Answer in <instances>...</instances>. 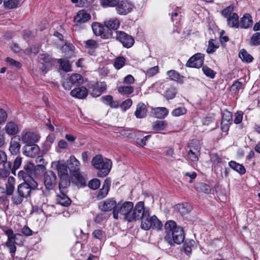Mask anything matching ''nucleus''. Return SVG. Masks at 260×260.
Instances as JSON below:
<instances>
[{"label": "nucleus", "instance_id": "61", "mask_svg": "<svg viewBox=\"0 0 260 260\" xmlns=\"http://www.w3.org/2000/svg\"><path fill=\"white\" fill-rule=\"evenodd\" d=\"M158 71V66H155L149 69L146 72V75L149 77H152L156 74Z\"/></svg>", "mask_w": 260, "mask_h": 260}, {"label": "nucleus", "instance_id": "32", "mask_svg": "<svg viewBox=\"0 0 260 260\" xmlns=\"http://www.w3.org/2000/svg\"><path fill=\"white\" fill-rule=\"evenodd\" d=\"M0 165H3L4 168H6V166H8V169H11V163L7 161L6 153L2 150H0Z\"/></svg>", "mask_w": 260, "mask_h": 260}, {"label": "nucleus", "instance_id": "12", "mask_svg": "<svg viewBox=\"0 0 260 260\" xmlns=\"http://www.w3.org/2000/svg\"><path fill=\"white\" fill-rule=\"evenodd\" d=\"M40 136L36 133L24 131L21 135L22 142L26 144H33L36 143L39 139Z\"/></svg>", "mask_w": 260, "mask_h": 260}, {"label": "nucleus", "instance_id": "43", "mask_svg": "<svg viewBox=\"0 0 260 260\" xmlns=\"http://www.w3.org/2000/svg\"><path fill=\"white\" fill-rule=\"evenodd\" d=\"M119 0H100L101 6L104 7H115Z\"/></svg>", "mask_w": 260, "mask_h": 260}, {"label": "nucleus", "instance_id": "1", "mask_svg": "<svg viewBox=\"0 0 260 260\" xmlns=\"http://www.w3.org/2000/svg\"><path fill=\"white\" fill-rule=\"evenodd\" d=\"M38 186V183L32 178L20 184L13 197H11L12 202L15 205L20 204L24 199L30 196L31 191L36 189Z\"/></svg>", "mask_w": 260, "mask_h": 260}, {"label": "nucleus", "instance_id": "36", "mask_svg": "<svg viewBox=\"0 0 260 260\" xmlns=\"http://www.w3.org/2000/svg\"><path fill=\"white\" fill-rule=\"evenodd\" d=\"M57 170L59 177L68 176L67 166L62 164H58L57 165Z\"/></svg>", "mask_w": 260, "mask_h": 260}, {"label": "nucleus", "instance_id": "49", "mask_svg": "<svg viewBox=\"0 0 260 260\" xmlns=\"http://www.w3.org/2000/svg\"><path fill=\"white\" fill-rule=\"evenodd\" d=\"M45 170V167L42 164L38 165L36 166H34L33 170L36 176H40L41 174L44 173Z\"/></svg>", "mask_w": 260, "mask_h": 260}, {"label": "nucleus", "instance_id": "37", "mask_svg": "<svg viewBox=\"0 0 260 260\" xmlns=\"http://www.w3.org/2000/svg\"><path fill=\"white\" fill-rule=\"evenodd\" d=\"M58 62L60 64V69L66 72L71 71V66L69 63V60L66 59H59Z\"/></svg>", "mask_w": 260, "mask_h": 260}, {"label": "nucleus", "instance_id": "26", "mask_svg": "<svg viewBox=\"0 0 260 260\" xmlns=\"http://www.w3.org/2000/svg\"><path fill=\"white\" fill-rule=\"evenodd\" d=\"M5 130L9 135H16L19 131L17 124L12 121L9 122L6 124L5 127Z\"/></svg>", "mask_w": 260, "mask_h": 260}, {"label": "nucleus", "instance_id": "40", "mask_svg": "<svg viewBox=\"0 0 260 260\" xmlns=\"http://www.w3.org/2000/svg\"><path fill=\"white\" fill-rule=\"evenodd\" d=\"M20 0H5L4 5L8 9H14L18 6Z\"/></svg>", "mask_w": 260, "mask_h": 260}, {"label": "nucleus", "instance_id": "2", "mask_svg": "<svg viewBox=\"0 0 260 260\" xmlns=\"http://www.w3.org/2000/svg\"><path fill=\"white\" fill-rule=\"evenodd\" d=\"M165 229L166 233L165 239L170 244H180L184 241L185 236L183 229L177 226L174 221H167L165 224Z\"/></svg>", "mask_w": 260, "mask_h": 260}, {"label": "nucleus", "instance_id": "4", "mask_svg": "<svg viewBox=\"0 0 260 260\" xmlns=\"http://www.w3.org/2000/svg\"><path fill=\"white\" fill-rule=\"evenodd\" d=\"M5 234L7 236V241L6 246L9 249L12 255L15 253L16 247L15 245H20L23 243V237L20 234H14L11 229L5 231Z\"/></svg>", "mask_w": 260, "mask_h": 260}, {"label": "nucleus", "instance_id": "30", "mask_svg": "<svg viewBox=\"0 0 260 260\" xmlns=\"http://www.w3.org/2000/svg\"><path fill=\"white\" fill-rule=\"evenodd\" d=\"M168 110L165 107H157L153 110L152 113L157 118H164L168 114Z\"/></svg>", "mask_w": 260, "mask_h": 260}, {"label": "nucleus", "instance_id": "48", "mask_svg": "<svg viewBox=\"0 0 260 260\" xmlns=\"http://www.w3.org/2000/svg\"><path fill=\"white\" fill-rule=\"evenodd\" d=\"M199 151L200 150L199 149H196L195 151H193L192 149H190L188 152V158L192 161H197L198 160L197 155Z\"/></svg>", "mask_w": 260, "mask_h": 260}, {"label": "nucleus", "instance_id": "3", "mask_svg": "<svg viewBox=\"0 0 260 260\" xmlns=\"http://www.w3.org/2000/svg\"><path fill=\"white\" fill-rule=\"evenodd\" d=\"M91 163L94 168L99 170L98 176L100 177L107 176L109 174L112 167L111 160L103 158L101 155H95L92 158Z\"/></svg>", "mask_w": 260, "mask_h": 260}, {"label": "nucleus", "instance_id": "53", "mask_svg": "<svg viewBox=\"0 0 260 260\" xmlns=\"http://www.w3.org/2000/svg\"><path fill=\"white\" fill-rule=\"evenodd\" d=\"M186 110L184 107H178L172 112V114L174 116H179L186 113Z\"/></svg>", "mask_w": 260, "mask_h": 260}, {"label": "nucleus", "instance_id": "24", "mask_svg": "<svg viewBox=\"0 0 260 260\" xmlns=\"http://www.w3.org/2000/svg\"><path fill=\"white\" fill-rule=\"evenodd\" d=\"M67 192L60 191V193L57 196V201L58 203L66 207L69 206L71 203V200L66 194Z\"/></svg>", "mask_w": 260, "mask_h": 260}, {"label": "nucleus", "instance_id": "44", "mask_svg": "<svg viewBox=\"0 0 260 260\" xmlns=\"http://www.w3.org/2000/svg\"><path fill=\"white\" fill-rule=\"evenodd\" d=\"M118 90L121 94H129L134 91V88L131 86H119Z\"/></svg>", "mask_w": 260, "mask_h": 260}, {"label": "nucleus", "instance_id": "46", "mask_svg": "<svg viewBox=\"0 0 260 260\" xmlns=\"http://www.w3.org/2000/svg\"><path fill=\"white\" fill-rule=\"evenodd\" d=\"M194 243V241L191 240L187 242H185L184 244V251L187 255H189L191 254L192 248L193 247Z\"/></svg>", "mask_w": 260, "mask_h": 260}, {"label": "nucleus", "instance_id": "9", "mask_svg": "<svg viewBox=\"0 0 260 260\" xmlns=\"http://www.w3.org/2000/svg\"><path fill=\"white\" fill-rule=\"evenodd\" d=\"M116 39L124 47L127 48H131L135 43L134 38L123 31L117 30L116 31Z\"/></svg>", "mask_w": 260, "mask_h": 260}, {"label": "nucleus", "instance_id": "41", "mask_svg": "<svg viewBox=\"0 0 260 260\" xmlns=\"http://www.w3.org/2000/svg\"><path fill=\"white\" fill-rule=\"evenodd\" d=\"M167 125L165 121H156L153 123V129L155 131H159L165 129Z\"/></svg>", "mask_w": 260, "mask_h": 260}, {"label": "nucleus", "instance_id": "59", "mask_svg": "<svg viewBox=\"0 0 260 260\" xmlns=\"http://www.w3.org/2000/svg\"><path fill=\"white\" fill-rule=\"evenodd\" d=\"M22 162V158L20 157H17L14 161V165L13 168L11 167V170L13 173V171H15L18 169Z\"/></svg>", "mask_w": 260, "mask_h": 260}, {"label": "nucleus", "instance_id": "16", "mask_svg": "<svg viewBox=\"0 0 260 260\" xmlns=\"http://www.w3.org/2000/svg\"><path fill=\"white\" fill-rule=\"evenodd\" d=\"M232 123V115L230 112H226L222 115L221 121V129L224 132H226L230 124Z\"/></svg>", "mask_w": 260, "mask_h": 260}, {"label": "nucleus", "instance_id": "6", "mask_svg": "<svg viewBox=\"0 0 260 260\" xmlns=\"http://www.w3.org/2000/svg\"><path fill=\"white\" fill-rule=\"evenodd\" d=\"M134 208V204L131 202H125L121 206L119 204L113 210V217L115 219L118 218V213L124 216V218L129 221V217L131 216L132 211Z\"/></svg>", "mask_w": 260, "mask_h": 260}, {"label": "nucleus", "instance_id": "21", "mask_svg": "<svg viewBox=\"0 0 260 260\" xmlns=\"http://www.w3.org/2000/svg\"><path fill=\"white\" fill-rule=\"evenodd\" d=\"M15 179L13 177H9L6 183V193L7 196L13 197L14 194Z\"/></svg>", "mask_w": 260, "mask_h": 260}, {"label": "nucleus", "instance_id": "10", "mask_svg": "<svg viewBox=\"0 0 260 260\" xmlns=\"http://www.w3.org/2000/svg\"><path fill=\"white\" fill-rule=\"evenodd\" d=\"M148 211L149 210L145 209L144 202H138L132 211L131 215L129 217V221L141 219L145 212Z\"/></svg>", "mask_w": 260, "mask_h": 260}, {"label": "nucleus", "instance_id": "25", "mask_svg": "<svg viewBox=\"0 0 260 260\" xmlns=\"http://www.w3.org/2000/svg\"><path fill=\"white\" fill-rule=\"evenodd\" d=\"M146 106L143 103H140L138 104L135 111V116L138 118H143L146 116Z\"/></svg>", "mask_w": 260, "mask_h": 260}, {"label": "nucleus", "instance_id": "60", "mask_svg": "<svg viewBox=\"0 0 260 260\" xmlns=\"http://www.w3.org/2000/svg\"><path fill=\"white\" fill-rule=\"evenodd\" d=\"M243 112L238 111L235 114L234 122L236 124H239L241 122L243 118Z\"/></svg>", "mask_w": 260, "mask_h": 260}, {"label": "nucleus", "instance_id": "8", "mask_svg": "<svg viewBox=\"0 0 260 260\" xmlns=\"http://www.w3.org/2000/svg\"><path fill=\"white\" fill-rule=\"evenodd\" d=\"M134 8V4L129 0H119L115 7V11L119 15H126L131 13Z\"/></svg>", "mask_w": 260, "mask_h": 260}, {"label": "nucleus", "instance_id": "5", "mask_svg": "<svg viewBox=\"0 0 260 260\" xmlns=\"http://www.w3.org/2000/svg\"><path fill=\"white\" fill-rule=\"evenodd\" d=\"M141 227L145 230H148L151 228L156 230H160L162 227V224L157 217L153 215L150 217L149 212H146L144 216L141 219Z\"/></svg>", "mask_w": 260, "mask_h": 260}, {"label": "nucleus", "instance_id": "64", "mask_svg": "<svg viewBox=\"0 0 260 260\" xmlns=\"http://www.w3.org/2000/svg\"><path fill=\"white\" fill-rule=\"evenodd\" d=\"M7 113L3 109L0 108V124L5 122L7 119Z\"/></svg>", "mask_w": 260, "mask_h": 260}, {"label": "nucleus", "instance_id": "17", "mask_svg": "<svg viewBox=\"0 0 260 260\" xmlns=\"http://www.w3.org/2000/svg\"><path fill=\"white\" fill-rule=\"evenodd\" d=\"M100 209L103 211H110L116 208V202L113 199L106 200L99 205Z\"/></svg>", "mask_w": 260, "mask_h": 260}, {"label": "nucleus", "instance_id": "18", "mask_svg": "<svg viewBox=\"0 0 260 260\" xmlns=\"http://www.w3.org/2000/svg\"><path fill=\"white\" fill-rule=\"evenodd\" d=\"M19 136L13 137L11 140L9 150L13 155H16L20 150L21 145Z\"/></svg>", "mask_w": 260, "mask_h": 260}, {"label": "nucleus", "instance_id": "55", "mask_svg": "<svg viewBox=\"0 0 260 260\" xmlns=\"http://www.w3.org/2000/svg\"><path fill=\"white\" fill-rule=\"evenodd\" d=\"M5 61L8 63L10 66L16 67L17 69H20L21 67L20 62L10 57H7Z\"/></svg>", "mask_w": 260, "mask_h": 260}, {"label": "nucleus", "instance_id": "13", "mask_svg": "<svg viewBox=\"0 0 260 260\" xmlns=\"http://www.w3.org/2000/svg\"><path fill=\"white\" fill-rule=\"evenodd\" d=\"M204 55L198 53L190 57L187 61L186 66L190 68H199L204 63Z\"/></svg>", "mask_w": 260, "mask_h": 260}, {"label": "nucleus", "instance_id": "35", "mask_svg": "<svg viewBox=\"0 0 260 260\" xmlns=\"http://www.w3.org/2000/svg\"><path fill=\"white\" fill-rule=\"evenodd\" d=\"M239 56L242 61L248 63L251 62L253 59L252 56L244 49H242L240 51Z\"/></svg>", "mask_w": 260, "mask_h": 260}, {"label": "nucleus", "instance_id": "28", "mask_svg": "<svg viewBox=\"0 0 260 260\" xmlns=\"http://www.w3.org/2000/svg\"><path fill=\"white\" fill-rule=\"evenodd\" d=\"M59 188L60 191L67 192V188L71 184L69 176L60 177Z\"/></svg>", "mask_w": 260, "mask_h": 260}, {"label": "nucleus", "instance_id": "56", "mask_svg": "<svg viewBox=\"0 0 260 260\" xmlns=\"http://www.w3.org/2000/svg\"><path fill=\"white\" fill-rule=\"evenodd\" d=\"M100 181L98 179H93L90 180L88 183V186L92 189H96L99 187Z\"/></svg>", "mask_w": 260, "mask_h": 260}, {"label": "nucleus", "instance_id": "57", "mask_svg": "<svg viewBox=\"0 0 260 260\" xmlns=\"http://www.w3.org/2000/svg\"><path fill=\"white\" fill-rule=\"evenodd\" d=\"M234 11V6L231 5L223 10H222L221 12V15L224 17H228V16H230V14H232V12Z\"/></svg>", "mask_w": 260, "mask_h": 260}, {"label": "nucleus", "instance_id": "58", "mask_svg": "<svg viewBox=\"0 0 260 260\" xmlns=\"http://www.w3.org/2000/svg\"><path fill=\"white\" fill-rule=\"evenodd\" d=\"M85 46L87 48L94 49L98 47V44L93 40H88L85 42Z\"/></svg>", "mask_w": 260, "mask_h": 260}, {"label": "nucleus", "instance_id": "50", "mask_svg": "<svg viewBox=\"0 0 260 260\" xmlns=\"http://www.w3.org/2000/svg\"><path fill=\"white\" fill-rule=\"evenodd\" d=\"M167 75L172 80L178 81L180 78V74L175 70H170L167 72Z\"/></svg>", "mask_w": 260, "mask_h": 260}, {"label": "nucleus", "instance_id": "38", "mask_svg": "<svg viewBox=\"0 0 260 260\" xmlns=\"http://www.w3.org/2000/svg\"><path fill=\"white\" fill-rule=\"evenodd\" d=\"M101 99L104 103L110 105L111 107L116 108L118 106V103L116 102H113V98L111 95L102 96Z\"/></svg>", "mask_w": 260, "mask_h": 260}, {"label": "nucleus", "instance_id": "7", "mask_svg": "<svg viewBox=\"0 0 260 260\" xmlns=\"http://www.w3.org/2000/svg\"><path fill=\"white\" fill-rule=\"evenodd\" d=\"M93 33L96 36H100L103 39H110L112 38L113 32L107 28L105 25L99 23H94L92 25Z\"/></svg>", "mask_w": 260, "mask_h": 260}, {"label": "nucleus", "instance_id": "31", "mask_svg": "<svg viewBox=\"0 0 260 260\" xmlns=\"http://www.w3.org/2000/svg\"><path fill=\"white\" fill-rule=\"evenodd\" d=\"M229 166L234 170L235 171L238 172L241 174H244L245 173L246 170L244 167L240 164H238L234 161H230L229 162Z\"/></svg>", "mask_w": 260, "mask_h": 260}, {"label": "nucleus", "instance_id": "47", "mask_svg": "<svg viewBox=\"0 0 260 260\" xmlns=\"http://www.w3.org/2000/svg\"><path fill=\"white\" fill-rule=\"evenodd\" d=\"M250 43L253 46H258L260 45V32L254 34L250 38Z\"/></svg>", "mask_w": 260, "mask_h": 260}, {"label": "nucleus", "instance_id": "29", "mask_svg": "<svg viewBox=\"0 0 260 260\" xmlns=\"http://www.w3.org/2000/svg\"><path fill=\"white\" fill-rule=\"evenodd\" d=\"M251 16L249 14H245L241 18L240 26L242 28H247L252 24Z\"/></svg>", "mask_w": 260, "mask_h": 260}, {"label": "nucleus", "instance_id": "11", "mask_svg": "<svg viewBox=\"0 0 260 260\" xmlns=\"http://www.w3.org/2000/svg\"><path fill=\"white\" fill-rule=\"evenodd\" d=\"M68 166L71 171L75 173L74 176L77 177V179L82 182L83 177L77 173L80 169V162L74 155L71 156L68 160Z\"/></svg>", "mask_w": 260, "mask_h": 260}, {"label": "nucleus", "instance_id": "52", "mask_svg": "<svg viewBox=\"0 0 260 260\" xmlns=\"http://www.w3.org/2000/svg\"><path fill=\"white\" fill-rule=\"evenodd\" d=\"M202 70L203 73L207 77H209L212 79L214 78L216 73L210 68H208L207 66H204L203 67Z\"/></svg>", "mask_w": 260, "mask_h": 260}, {"label": "nucleus", "instance_id": "20", "mask_svg": "<svg viewBox=\"0 0 260 260\" xmlns=\"http://www.w3.org/2000/svg\"><path fill=\"white\" fill-rule=\"evenodd\" d=\"M90 19V15L85 10H81L78 12L74 17V21L78 23H84Z\"/></svg>", "mask_w": 260, "mask_h": 260}, {"label": "nucleus", "instance_id": "62", "mask_svg": "<svg viewBox=\"0 0 260 260\" xmlns=\"http://www.w3.org/2000/svg\"><path fill=\"white\" fill-rule=\"evenodd\" d=\"M132 105V101L131 99H127L123 102L121 108L123 111H125L128 109Z\"/></svg>", "mask_w": 260, "mask_h": 260}, {"label": "nucleus", "instance_id": "54", "mask_svg": "<svg viewBox=\"0 0 260 260\" xmlns=\"http://www.w3.org/2000/svg\"><path fill=\"white\" fill-rule=\"evenodd\" d=\"M125 60V58L123 57H117L114 62L115 67L117 69L121 68L124 64Z\"/></svg>", "mask_w": 260, "mask_h": 260}, {"label": "nucleus", "instance_id": "34", "mask_svg": "<svg viewBox=\"0 0 260 260\" xmlns=\"http://www.w3.org/2000/svg\"><path fill=\"white\" fill-rule=\"evenodd\" d=\"M177 208L179 212L182 215H185L188 213L191 210L190 205L187 203H184L178 205Z\"/></svg>", "mask_w": 260, "mask_h": 260}, {"label": "nucleus", "instance_id": "14", "mask_svg": "<svg viewBox=\"0 0 260 260\" xmlns=\"http://www.w3.org/2000/svg\"><path fill=\"white\" fill-rule=\"evenodd\" d=\"M56 176L51 171L46 172L44 176V183L47 189H52L56 184Z\"/></svg>", "mask_w": 260, "mask_h": 260}, {"label": "nucleus", "instance_id": "22", "mask_svg": "<svg viewBox=\"0 0 260 260\" xmlns=\"http://www.w3.org/2000/svg\"><path fill=\"white\" fill-rule=\"evenodd\" d=\"M110 187V182L109 180L106 179L104 182L103 187L100 189L99 192L97 195L98 200H102L108 194Z\"/></svg>", "mask_w": 260, "mask_h": 260}, {"label": "nucleus", "instance_id": "33", "mask_svg": "<svg viewBox=\"0 0 260 260\" xmlns=\"http://www.w3.org/2000/svg\"><path fill=\"white\" fill-rule=\"evenodd\" d=\"M61 49L67 58L70 57L73 54L74 46L71 44H66L62 47Z\"/></svg>", "mask_w": 260, "mask_h": 260}, {"label": "nucleus", "instance_id": "27", "mask_svg": "<svg viewBox=\"0 0 260 260\" xmlns=\"http://www.w3.org/2000/svg\"><path fill=\"white\" fill-rule=\"evenodd\" d=\"M228 25L231 27L238 28L239 26V17L237 13H233L227 18Z\"/></svg>", "mask_w": 260, "mask_h": 260}, {"label": "nucleus", "instance_id": "45", "mask_svg": "<svg viewBox=\"0 0 260 260\" xmlns=\"http://www.w3.org/2000/svg\"><path fill=\"white\" fill-rule=\"evenodd\" d=\"M73 84H79L82 82V76L78 74H74L69 78Z\"/></svg>", "mask_w": 260, "mask_h": 260}, {"label": "nucleus", "instance_id": "23", "mask_svg": "<svg viewBox=\"0 0 260 260\" xmlns=\"http://www.w3.org/2000/svg\"><path fill=\"white\" fill-rule=\"evenodd\" d=\"M105 26L107 28L113 30H117L120 26V20L117 18H112L108 20L105 21L104 22Z\"/></svg>", "mask_w": 260, "mask_h": 260}, {"label": "nucleus", "instance_id": "51", "mask_svg": "<svg viewBox=\"0 0 260 260\" xmlns=\"http://www.w3.org/2000/svg\"><path fill=\"white\" fill-rule=\"evenodd\" d=\"M215 42L216 41L213 39H211L209 41L208 47L207 49V53H212L218 47V45L215 44Z\"/></svg>", "mask_w": 260, "mask_h": 260}, {"label": "nucleus", "instance_id": "15", "mask_svg": "<svg viewBox=\"0 0 260 260\" xmlns=\"http://www.w3.org/2000/svg\"><path fill=\"white\" fill-rule=\"evenodd\" d=\"M40 149L38 145L33 144H26L23 147V154L29 157H35L40 153Z\"/></svg>", "mask_w": 260, "mask_h": 260}, {"label": "nucleus", "instance_id": "39", "mask_svg": "<svg viewBox=\"0 0 260 260\" xmlns=\"http://www.w3.org/2000/svg\"><path fill=\"white\" fill-rule=\"evenodd\" d=\"M176 93V89L174 87L171 86L169 88H167V89L166 90V92L164 93V96L168 100H171L175 98Z\"/></svg>", "mask_w": 260, "mask_h": 260}, {"label": "nucleus", "instance_id": "63", "mask_svg": "<svg viewBox=\"0 0 260 260\" xmlns=\"http://www.w3.org/2000/svg\"><path fill=\"white\" fill-rule=\"evenodd\" d=\"M102 94L101 91L99 90V88L96 84L93 86L91 91V94L94 97H98Z\"/></svg>", "mask_w": 260, "mask_h": 260}, {"label": "nucleus", "instance_id": "19", "mask_svg": "<svg viewBox=\"0 0 260 260\" xmlns=\"http://www.w3.org/2000/svg\"><path fill=\"white\" fill-rule=\"evenodd\" d=\"M87 94V89L84 86L75 88L71 91V95L72 96L78 99H84L86 97Z\"/></svg>", "mask_w": 260, "mask_h": 260}, {"label": "nucleus", "instance_id": "42", "mask_svg": "<svg viewBox=\"0 0 260 260\" xmlns=\"http://www.w3.org/2000/svg\"><path fill=\"white\" fill-rule=\"evenodd\" d=\"M244 87V83L237 80L232 85L231 87V90L234 92H238L240 89H243Z\"/></svg>", "mask_w": 260, "mask_h": 260}]
</instances>
